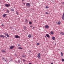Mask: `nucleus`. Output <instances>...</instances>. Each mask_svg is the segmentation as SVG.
Instances as JSON below:
<instances>
[{
	"label": "nucleus",
	"mask_w": 64,
	"mask_h": 64,
	"mask_svg": "<svg viewBox=\"0 0 64 64\" xmlns=\"http://www.w3.org/2000/svg\"><path fill=\"white\" fill-rule=\"evenodd\" d=\"M26 6L28 7H29L30 6V4L29 3H27L26 4Z\"/></svg>",
	"instance_id": "obj_1"
},
{
	"label": "nucleus",
	"mask_w": 64,
	"mask_h": 64,
	"mask_svg": "<svg viewBox=\"0 0 64 64\" xmlns=\"http://www.w3.org/2000/svg\"><path fill=\"white\" fill-rule=\"evenodd\" d=\"M37 57L39 59H40V56H41V54L40 53H39Z\"/></svg>",
	"instance_id": "obj_2"
},
{
	"label": "nucleus",
	"mask_w": 64,
	"mask_h": 64,
	"mask_svg": "<svg viewBox=\"0 0 64 64\" xmlns=\"http://www.w3.org/2000/svg\"><path fill=\"white\" fill-rule=\"evenodd\" d=\"M6 7H9L10 6V4H6L5 5Z\"/></svg>",
	"instance_id": "obj_3"
},
{
	"label": "nucleus",
	"mask_w": 64,
	"mask_h": 64,
	"mask_svg": "<svg viewBox=\"0 0 64 64\" xmlns=\"http://www.w3.org/2000/svg\"><path fill=\"white\" fill-rule=\"evenodd\" d=\"M2 53H6V51L4 50H2Z\"/></svg>",
	"instance_id": "obj_4"
},
{
	"label": "nucleus",
	"mask_w": 64,
	"mask_h": 64,
	"mask_svg": "<svg viewBox=\"0 0 64 64\" xmlns=\"http://www.w3.org/2000/svg\"><path fill=\"white\" fill-rule=\"evenodd\" d=\"M15 37L16 38H20V36L18 35H16L15 36Z\"/></svg>",
	"instance_id": "obj_5"
},
{
	"label": "nucleus",
	"mask_w": 64,
	"mask_h": 64,
	"mask_svg": "<svg viewBox=\"0 0 64 64\" xmlns=\"http://www.w3.org/2000/svg\"><path fill=\"white\" fill-rule=\"evenodd\" d=\"M45 27L46 28V29H48V28H49V26L48 25H46L45 26Z\"/></svg>",
	"instance_id": "obj_6"
},
{
	"label": "nucleus",
	"mask_w": 64,
	"mask_h": 64,
	"mask_svg": "<svg viewBox=\"0 0 64 64\" xmlns=\"http://www.w3.org/2000/svg\"><path fill=\"white\" fill-rule=\"evenodd\" d=\"M14 46H12L10 47V49H13L14 48Z\"/></svg>",
	"instance_id": "obj_7"
},
{
	"label": "nucleus",
	"mask_w": 64,
	"mask_h": 64,
	"mask_svg": "<svg viewBox=\"0 0 64 64\" xmlns=\"http://www.w3.org/2000/svg\"><path fill=\"white\" fill-rule=\"evenodd\" d=\"M62 18L63 20H64V13L63 14L62 17Z\"/></svg>",
	"instance_id": "obj_8"
},
{
	"label": "nucleus",
	"mask_w": 64,
	"mask_h": 64,
	"mask_svg": "<svg viewBox=\"0 0 64 64\" xmlns=\"http://www.w3.org/2000/svg\"><path fill=\"white\" fill-rule=\"evenodd\" d=\"M60 34L61 35H64V33L63 32H61L60 33Z\"/></svg>",
	"instance_id": "obj_9"
},
{
	"label": "nucleus",
	"mask_w": 64,
	"mask_h": 64,
	"mask_svg": "<svg viewBox=\"0 0 64 64\" xmlns=\"http://www.w3.org/2000/svg\"><path fill=\"white\" fill-rule=\"evenodd\" d=\"M0 37H2L3 38H4V37H6V36H4L3 35H0Z\"/></svg>",
	"instance_id": "obj_10"
},
{
	"label": "nucleus",
	"mask_w": 64,
	"mask_h": 64,
	"mask_svg": "<svg viewBox=\"0 0 64 64\" xmlns=\"http://www.w3.org/2000/svg\"><path fill=\"white\" fill-rule=\"evenodd\" d=\"M32 37V36H31L30 34H29L28 36V38H31Z\"/></svg>",
	"instance_id": "obj_11"
},
{
	"label": "nucleus",
	"mask_w": 64,
	"mask_h": 64,
	"mask_svg": "<svg viewBox=\"0 0 64 64\" xmlns=\"http://www.w3.org/2000/svg\"><path fill=\"white\" fill-rule=\"evenodd\" d=\"M26 56L24 54L22 56V57H23V58H25V57H26Z\"/></svg>",
	"instance_id": "obj_12"
},
{
	"label": "nucleus",
	"mask_w": 64,
	"mask_h": 64,
	"mask_svg": "<svg viewBox=\"0 0 64 64\" xmlns=\"http://www.w3.org/2000/svg\"><path fill=\"white\" fill-rule=\"evenodd\" d=\"M57 24L58 25H60V24H61V22H59Z\"/></svg>",
	"instance_id": "obj_13"
},
{
	"label": "nucleus",
	"mask_w": 64,
	"mask_h": 64,
	"mask_svg": "<svg viewBox=\"0 0 64 64\" xmlns=\"http://www.w3.org/2000/svg\"><path fill=\"white\" fill-rule=\"evenodd\" d=\"M25 22L26 23H28L29 22V21L27 19L25 20Z\"/></svg>",
	"instance_id": "obj_14"
},
{
	"label": "nucleus",
	"mask_w": 64,
	"mask_h": 64,
	"mask_svg": "<svg viewBox=\"0 0 64 64\" xmlns=\"http://www.w3.org/2000/svg\"><path fill=\"white\" fill-rule=\"evenodd\" d=\"M55 38L54 37V36L52 37V39L54 40H55Z\"/></svg>",
	"instance_id": "obj_15"
},
{
	"label": "nucleus",
	"mask_w": 64,
	"mask_h": 64,
	"mask_svg": "<svg viewBox=\"0 0 64 64\" xmlns=\"http://www.w3.org/2000/svg\"><path fill=\"white\" fill-rule=\"evenodd\" d=\"M6 15H7V14H4L3 15V17H5V16H6Z\"/></svg>",
	"instance_id": "obj_16"
},
{
	"label": "nucleus",
	"mask_w": 64,
	"mask_h": 64,
	"mask_svg": "<svg viewBox=\"0 0 64 64\" xmlns=\"http://www.w3.org/2000/svg\"><path fill=\"white\" fill-rule=\"evenodd\" d=\"M46 36L48 38H49V35L48 34H46Z\"/></svg>",
	"instance_id": "obj_17"
},
{
	"label": "nucleus",
	"mask_w": 64,
	"mask_h": 64,
	"mask_svg": "<svg viewBox=\"0 0 64 64\" xmlns=\"http://www.w3.org/2000/svg\"><path fill=\"white\" fill-rule=\"evenodd\" d=\"M60 53L61 56H63V53H62V52H61Z\"/></svg>",
	"instance_id": "obj_18"
},
{
	"label": "nucleus",
	"mask_w": 64,
	"mask_h": 64,
	"mask_svg": "<svg viewBox=\"0 0 64 64\" xmlns=\"http://www.w3.org/2000/svg\"><path fill=\"white\" fill-rule=\"evenodd\" d=\"M6 36L8 37V38L9 37V35L8 34H7Z\"/></svg>",
	"instance_id": "obj_19"
},
{
	"label": "nucleus",
	"mask_w": 64,
	"mask_h": 64,
	"mask_svg": "<svg viewBox=\"0 0 64 64\" xmlns=\"http://www.w3.org/2000/svg\"><path fill=\"white\" fill-rule=\"evenodd\" d=\"M11 11H14V9H11Z\"/></svg>",
	"instance_id": "obj_20"
},
{
	"label": "nucleus",
	"mask_w": 64,
	"mask_h": 64,
	"mask_svg": "<svg viewBox=\"0 0 64 64\" xmlns=\"http://www.w3.org/2000/svg\"><path fill=\"white\" fill-rule=\"evenodd\" d=\"M18 48L20 49H21V50L23 49V48L21 47H19Z\"/></svg>",
	"instance_id": "obj_21"
},
{
	"label": "nucleus",
	"mask_w": 64,
	"mask_h": 64,
	"mask_svg": "<svg viewBox=\"0 0 64 64\" xmlns=\"http://www.w3.org/2000/svg\"><path fill=\"white\" fill-rule=\"evenodd\" d=\"M50 34H53V32H50Z\"/></svg>",
	"instance_id": "obj_22"
},
{
	"label": "nucleus",
	"mask_w": 64,
	"mask_h": 64,
	"mask_svg": "<svg viewBox=\"0 0 64 64\" xmlns=\"http://www.w3.org/2000/svg\"><path fill=\"white\" fill-rule=\"evenodd\" d=\"M6 12L7 13H9V10H7L6 11Z\"/></svg>",
	"instance_id": "obj_23"
},
{
	"label": "nucleus",
	"mask_w": 64,
	"mask_h": 64,
	"mask_svg": "<svg viewBox=\"0 0 64 64\" xmlns=\"http://www.w3.org/2000/svg\"><path fill=\"white\" fill-rule=\"evenodd\" d=\"M36 45L37 46H38V45H40V44L39 43H37L36 44Z\"/></svg>",
	"instance_id": "obj_24"
},
{
	"label": "nucleus",
	"mask_w": 64,
	"mask_h": 64,
	"mask_svg": "<svg viewBox=\"0 0 64 64\" xmlns=\"http://www.w3.org/2000/svg\"><path fill=\"white\" fill-rule=\"evenodd\" d=\"M29 24H32V22H29Z\"/></svg>",
	"instance_id": "obj_25"
},
{
	"label": "nucleus",
	"mask_w": 64,
	"mask_h": 64,
	"mask_svg": "<svg viewBox=\"0 0 64 64\" xmlns=\"http://www.w3.org/2000/svg\"><path fill=\"white\" fill-rule=\"evenodd\" d=\"M24 29H26V26H24Z\"/></svg>",
	"instance_id": "obj_26"
},
{
	"label": "nucleus",
	"mask_w": 64,
	"mask_h": 64,
	"mask_svg": "<svg viewBox=\"0 0 64 64\" xmlns=\"http://www.w3.org/2000/svg\"><path fill=\"white\" fill-rule=\"evenodd\" d=\"M2 27H3V26H4V24H2Z\"/></svg>",
	"instance_id": "obj_27"
},
{
	"label": "nucleus",
	"mask_w": 64,
	"mask_h": 64,
	"mask_svg": "<svg viewBox=\"0 0 64 64\" xmlns=\"http://www.w3.org/2000/svg\"><path fill=\"white\" fill-rule=\"evenodd\" d=\"M16 12V14H17V15H18V12Z\"/></svg>",
	"instance_id": "obj_28"
},
{
	"label": "nucleus",
	"mask_w": 64,
	"mask_h": 64,
	"mask_svg": "<svg viewBox=\"0 0 64 64\" xmlns=\"http://www.w3.org/2000/svg\"><path fill=\"white\" fill-rule=\"evenodd\" d=\"M62 61L64 62V59H62Z\"/></svg>",
	"instance_id": "obj_29"
},
{
	"label": "nucleus",
	"mask_w": 64,
	"mask_h": 64,
	"mask_svg": "<svg viewBox=\"0 0 64 64\" xmlns=\"http://www.w3.org/2000/svg\"><path fill=\"white\" fill-rule=\"evenodd\" d=\"M23 61H24V62H25V60L24 59H23Z\"/></svg>",
	"instance_id": "obj_30"
},
{
	"label": "nucleus",
	"mask_w": 64,
	"mask_h": 64,
	"mask_svg": "<svg viewBox=\"0 0 64 64\" xmlns=\"http://www.w3.org/2000/svg\"><path fill=\"white\" fill-rule=\"evenodd\" d=\"M46 8L47 9H48V7L47 6H46Z\"/></svg>",
	"instance_id": "obj_31"
},
{
	"label": "nucleus",
	"mask_w": 64,
	"mask_h": 64,
	"mask_svg": "<svg viewBox=\"0 0 64 64\" xmlns=\"http://www.w3.org/2000/svg\"><path fill=\"white\" fill-rule=\"evenodd\" d=\"M46 14H48V13L47 12H46Z\"/></svg>",
	"instance_id": "obj_32"
},
{
	"label": "nucleus",
	"mask_w": 64,
	"mask_h": 64,
	"mask_svg": "<svg viewBox=\"0 0 64 64\" xmlns=\"http://www.w3.org/2000/svg\"><path fill=\"white\" fill-rule=\"evenodd\" d=\"M2 59H4L5 58H2Z\"/></svg>",
	"instance_id": "obj_33"
},
{
	"label": "nucleus",
	"mask_w": 64,
	"mask_h": 64,
	"mask_svg": "<svg viewBox=\"0 0 64 64\" xmlns=\"http://www.w3.org/2000/svg\"><path fill=\"white\" fill-rule=\"evenodd\" d=\"M23 4L24 5H25V3H23Z\"/></svg>",
	"instance_id": "obj_34"
},
{
	"label": "nucleus",
	"mask_w": 64,
	"mask_h": 64,
	"mask_svg": "<svg viewBox=\"0 0 64 64\" xmlns=\"http://www.w3.org/2000/svg\"><path fill=\"white\" fill-rule=\"evenodd\" d=\"M29 52H30V53H31V51L30 50L29 51Z\"/></svg>",
	"instance_id": "obj_35"
},
{
	"label": "nucleus",
	"mask_w": 64,
	"mask_h": 64,
	"mask_svg": "<svg viewBox=\"0 0 64 64\" xmlns=\"http://www.w3.org/2000/svg\"><path fill=\"white\" fill-rule=\"evenodd\" d=\"M4 34H5V35H6L7 34H6V33H4Z\"/></svg>",
	"instance_id": "obj_36"
},
{
	"label": "nucleus",
	"mask_w": 64,
	"mask_h": 64,
	"mask_svg": "<svg viewBox=\"0 0 64 64\" xmlns=\"http://www.w3.org/2000/svg\"><path fill=\"white\" fill-rule=\"evenodd\" d=\"M29 64H32V63H31V62H30L29 63Z\"/></svg>",
	"instance_id": "obj_37"
},
{
	"label": "nucleus",
	"mask_w": 64,
	"mask_h": 64,
	"mask_svg": "<svg viewBox=\"0 0 64 64\" xmlns=\"http://www.w3.org/2000/svg\"><path fill=\"white\" fill-rule=\"evenodd\" d=\"M30 27H33V26H30Z\"/></svg>",
	"instance_id": "obj_38"
},
{
	"label": "nucleus",
	"mask_w": 64,
	"mask_h": 64,
	"mask_svg": "<svg viewBox=\"0 0 64 64\" xmlns=\"http://www.w3.org/2000/svg\"><path fill=\"white\" fill-rule=\"evenodd\" d=\"M35 28V27H34L32 28L33 29H34V28Z\"/></svg>",
	"instance_id": "obj_39"
},
{
	"label": "nucleus",
	"mask_w": 64,
	"mask_h": 64,
	"mask_svg": "<svg viewBox=\"0 0 64 64\" xmlns=\"http://www.w3.org/2000/svg\"><path fill=\"white\" fill-rule=\"evenodd\" d=\"M62 4H64V2H62Z\"/></svg>",
	"instance_id": "obj_40"
},
{
	"label": "nucleus",
	"mask_w": 64,
	"mask_h": 64,
	"mask_svg": "<svg viewBox=\"0 0 64 64\" xmlns=\"http://www.w3.org/2000/svg\"><path fill=\"white\" fill-rule=\"evenodd\" d=\"M51 64H53V63H51Z\"/></svg>",
	"instance_id": "obj_41"
},
{
	"label": "nucleus",
	"mask_w": 64,
	"mask_h": 64,
	"mask_svg": "<svg viewBox=\"0 0 64 64\" xmlns=\"http://www.w3.org/2000/svg\"><path fill=\"white\" fill-rule=\"evenodd\" d=\"M56 24H57V22H56Z\"/></svg>",
	"instance_id": "obj_42"
},
{
	"label": "nucleus",
	"mask_w": 64,
	"mask_h": 64,
	"mask_svg": "<svg viewBox=\"0 0 64 64\" xmlns=\"http://www.w3.org/2000/svg\"><path fill=\"white\" fill-rule=\"evenodd\" d=\"M18 46H20V45H18Z\"/></svg>",
	"instance_id": "obj_43"
},
{
	"label": "nucleus",
	"mask_w": 64,
	"mask_h": 64,
	"mask_svg": "<svg viewBox=\"0 0 64 64\" xmlns=\"http://www.w3.org/2000/svg\"><path fill=\"white\" fill-rule=\"evenodd\" d=\"M22 2H24L23 0H22Z\"/></svg>",
	"instance_id": "obj_44"
},
{
	"label": "nucleus",
	"mask_w": 64,
	"mask_h": 64,
	"mask_svg": "<svg viewBox=\"0 0 64 64\" xmlns=\"http://www.w3.org/2000/svg\"><path fill=\"white\" fill-rule=\"evenodd\" d=\"M22 1H24V0H22Z\"/></svg>",
	"instance_id": "obj_45"
},
{
	"label": "nucleus",
	"mask_w": 64,
	"mask_h": 64,
	"mask_svg": "<svg viewBox=\"0 0 64 64\" xmlns=\"http://www.w3.org/2000/svg\"><path fill=\"white\" fill-rule=\"evenodd\" d=\"M10 28H12V27H10Z\"/></svg>",
	"instance_id": "obj_46"
},
{
	"label": "nucleus",
	"mask_w": 64,
	"mask_h": 64,
	"mask_svg": "<svg viewBox=\"0 0 64 64\" xmlns=\"http://www.w3.org/2000/svg\"><path fill=\"white\" fill-rule=\"evenodd\" d=\"M15 30H16V28H15Z\"/></svg>",
	"instance_id": "obj_47"
},
{
	"label": "nucleus",
	"mask_w": 64,
	"mask_h": 64,
	"mask_svg": "<svg viewBox=\"0 0 64 64\" xmlns=\"http://www.w3.org/2000/svg\"><path fill=\"white\" fill-rule=\"evenodd\" d=\"M55 45H56V44H55Z\"/></svg>",
	"instance_id": "obj_48"
},
{
	"label": "nucleus",
	"mask_w": 64,
	"mask_h": 64,
	"mask_svg": "<svg viewBox=\"0 0 64 64\" xmlns=\"http://www.w3.org/2000/svg\"><path fill=\"white\" fill-rule=\"evenodd\" d=\"M45 37H46V36H45Z\"/></svg>",
	"instance_id": "obj_49"
}]
</instances>
